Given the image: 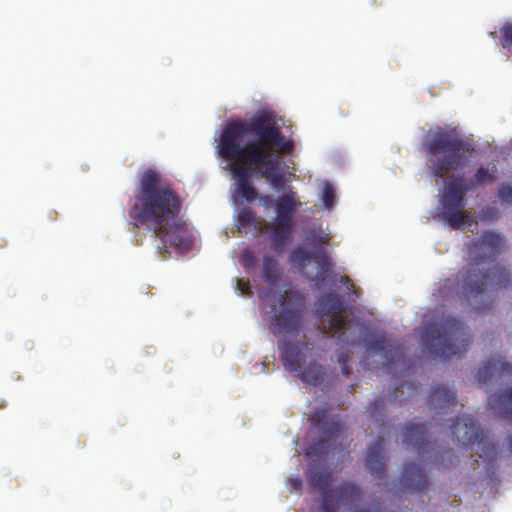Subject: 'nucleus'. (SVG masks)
Segmentation results:
<instances>
[{"label":"nucleus","mask_w":512,"mask_h":512,"mask_svg":"<svg viewBox=\"0 0 512 512\" xmlns=\"http://www.w3.org/2000/svg\"><path fill=\"white\" fill-rule=\"evenodd\" d=\"M400 482L402 487L409 492L422 491L428 486L427 475L423 467L414 462L405 464Z\"/></svg>","instance_id":"nucleus-18"},{"label":"nucleus","mask_w":512,"mask_h":512,"mask_svg":"<svg viewBox=\"0 0 512 512\" xmlns=\"http://www.w3.org/2000/svg\"><path fill=\"white\" fill-rule=\"evenodd\" d=\"M336 499L333 500L334 503L337 504H348L352 505L360 500L361 498V489L353 482H343L332 490Z\"/></svg>","instance_id":"nucleus-21"},{"label":"nucleus","mask_w":512,"mask_h":512,"mask_svg":"<svg viewBox=\"0 0 512 512\" xmlns=\"http://www.w3.org/2000/svg\"><path fill=\"white\" fill-rule=\"evenodd\" d=\"M312 426L319 428L325 440L337 438L342 432V425L338 415L327 418L326 409H318L310 416Z\"/></svg>","instance_id":"nucleus-17"},{"label":"nucleus","mask_w":512,"mask_h":512,"mask_svg":"<svg viewBox=\"0 0 512 512\" xmlns=\"http://www.w3.org/2000/svg\"><path fill=\"white\" fill-rule=\"evenodd\" d=\"M488 405L491 409L499 410L504 415L512 416V387L491 395Z\"/></svg>","instance_id":"nucleus-22"},{"label":"nucleus","mask_w":512,"mask_h":512,"mask_svg":"<svg viewBox=\"0 0 512 512\" xmlns=\"http://www.w3.org/2000/svg\"><path fill=\"white\" fill-rule=\"evenodd\" d=\"M452 435L463 445L481 442L482 431L477 419L471 415L457 417L450 426Z\"/></svg>","instance_id":"nucleus-16"},{"label":"nucleus","mask_w":512,"mask_h":512,"mask_svg":"<svg viewBox=\"0 0 512 512\" xmlns=\"http://www.w3.org/2000/svg\"><path fill=\"white\" fill-rule=\"evenodd\" d=\"M404 386H407L408 389H410L412 391L411 394H413L416 391V387L410 382H408L406 384H401V388H403Z\"/></svg>","instance_id":"nucleus-32"},{"label":"nucleus","mask_w":512,"mask_h":512,"mask_svg":"<svg viewBox=\"0 0 512 512\" xmlns=\"http://www.w3.org/2000/svg\"><path fill=\"white\" fill-rule=\"evenodd\" d=\"M6 407V402L4 400L0 401V409Z\"/></svg>","instance_id":"nucleus-36"},{"label":"nucleus","mask_w":512,"mask_h":512,"mask_svg":"<svg viewBox=\"0 0 512 512\" xmlns=\"http://www.w3.org/2000/svg\"><path fill=\"white\" fill-rule=\"evenodd\" d=\"M275 312L271 330L275 335L297 334L303 325L304 301L297 292H285Z\"/></svg>","instance_id":"nucleus-10"},{"label":"nucleus","mask_w":512,"mask_h":512,"mask_svg":"<svg viewBox=\"0 0 512 512\" xmlns=\"http://www.w3.org/2000/svg\"><path fill=\"white\" fill-rule=\"evenodd\" d=\"M403 442L409 446L415 448L417 454L424 458L425 454H429L428 458H434L433 462L437 463L439 460L441 463L447 458L450 464H454V454L451 450H445L438 454H432L434 451V444L427 438V430L424 424H416L409 422L404 428Z\"/></svg>","instance_id":"nucleus-12"},{"label":"nucleus","mask_w":512,"mask_h":512,"mask_svg":"<svg viewBox=\"0 0 512 512\" xmlns=\"http://www.w3.org/2000/svg\"><path fill=\"white\" fill-rule=\"evenodd\" d=\"M241 263L243 266L247 269L254 268L257 264V257L255 256L254 252L246 249L241 254Z\"/></svg>","instance_id":"nucleus-28"},{"label":"nucleus","mask_w":512,"mask_h":512,"mask_svg":"<svg viewBox=\"0 0 512 512\" xmlns=\"http://www.w3.org/2000/svg\"><path fill=\"white\" fill-rule=\"evenodd\" d=\"M180 210L181 200L172 184L155 169H146L135 189L129 216L136 227L145 226L160 239L158 249L165 253L168 244L182 251L191 247L186 225L179 219Z\"/></svg>","instance_id":"nucleus-2"},{"label":"nucleus","mask_w":512,"mask_h":512,"mask_svg":"<svg viewBox=\"0 0 512 512\" xmlns=\"http://www.w3.org/2000/svg\"><path fill=\"white\" fill-rule=\"evenodd\" d=\"M498 178V170L494 165L491 168L480 167L473 177L463 182L462 177L451 179L445 186L440 205V218L452 229H465L472 224V217L464 210L465 194L479 186L494 183Z\"/></svg>","instance_id":"nucleus-5"},{"label":"nucleus","mask_w":512,"mask_h":512,"mask_svg":"<svg viewBox=\"0 0 512 512\" xmlns=\"http://www.w3.org/2000/svg\"><path fill=\"white\" fill-rule=\"evenodd\" d=\"M331 474L324 469H310L307 481L312 490L318 491L322 497V512H337V504L332 498V489H330Z\"/></svg>","instance_id":"nucleus-15"},{"label":"nucleus","mask_w":512,"mask_h":512,"mask_svg":"<svg viewBox=\"0 0 512 512\" xmlns=\"http://www.w3.org/2000/svg\"><path fill=\"white\" fill-rule=\"evenodd\" d=\"M336 356H337V361L341 366L342 374L345 376H349L351 373V368L348 364V362L350 360L348 353L340 350L337 352Z\"/></svg>","instance_id":"nucleus-29"},{"label":"nucleus","mask_w":512,"mask_h":512,"mask_svg":"<svg viewBox=\"0 0 512 512\" xmlns=\"http://www.w3.org/2000/svg\"><path fill=\"white\" fill-rule=\"evenodd\" d=\"M429 403L436 414H447V409L456 406V392L443 384L432 386Z\"/></svg>","instance_id":"nucleus-19"},{"label":"nucleus","mask_w":512,"mask_h":512,"mask_svg":"<svg viewBox=\"0 0 512 512\" xmlns=\"http://www.w3.org/2000/svg\"><path fill=\"white\" fill-rule=\"evenodd\" d=\"M421 337L428 351L444 361L463 357L472 341L467 324L450 315L442 317L439 322L427 324Z\"/></svg>","instance_id":"nucleus-7"},{"label":"nucleus","mask_w":512,"mask_h":512,"mask_svg":"<svg viewBox=\"0 0 512 512\" xmlns=\"http://www.w3.org/2000/svg\"><path fill=\"white\" fill-rule=\"evenodd\" d=\"M322 200L326 208H331L335 203V192L331 184L326 183L322 192Z\"/></svg>","instance_id":"nucleus-27"},{"label":"nucleus","mask_w":512,"mask_h":512,"mask_svg":"<svg viewBox=\"0 0 512 512\" xmlns=\"http://www.w3.org/2000/svg\"><path fill=\"white\" fill-rule=\"evenodd\" d=\"M280 358L287 371H300L299 377L303 382L317 386L323 381L324 368L319 364L321 351L311 342L278 343Z\"/></svg>","instance_id":"nucleus-9"},{"label":"nucleus","mask_w":512,"mask_h":512,"mask_svg":"<svg viewBox=\"0 0 512 512\" xmlns=\"http://www.w3.org/2000/svg\"><path fill=\"white\" fill-rule=\"evenodd\" d=\"M506 246V237L495 230H486L466 243L469 262L459 276L460 280H464L468 295L475 291L479 293L481 286L487 284L489 274L485 272L486 264L504 252Z\"/></svg>","instance_id":"nucleus-6"},{"label":"nucleus","mask_w":512,"mask_h":512,"mask_svg":"<svg viewBox=\"0 0 512 512\" xmlns=\"http://www.w3.org/2000/svg\"><path fill=\"white\" fill-rule=\"evenodd\" d=\"M262 276L266 282L271 284H275L279 280L278 263L273 257L267 255L263 257Z\"/></svg>","instance_id":"nucleus-23"},{"label":"nucleus","mask_w":512,"mask_h":512,"mask_svg":"<svg viewBox=\"0 0 512 512\" xmlns=\"http://www.w3.org/2000/svg\"><path fill=\"white\" fill-rule=\"evenodd\" d=\"M293 149V141L282 133L274 114L269 111H258L251 118L227 122L217 145L218 154L233 161L230 172L235 180V196L248 203L258 196L252 182L253 169L276 190L284 189L279 155L289 154Z\"/></svg>","instance_id":"nucleus-1"},{"label":"nucleus","mask_w":512,"mask_h":512,"mask_svg":"<svg viewBox=\"0 0 512 512\" xmlns=\"http://www.w3.org/2000/svg\"><path fill=\"white\" fill-rule=\"evenodd\" d=\"M485 272L489 274V279L485 286H481L479 293L475 291L474 293L471 292V295H468V290L464 287V280H460L464 297L469 304L479 312H484L492 306V300L487 293L488 289L496 290L498 288H508L512 286V272L507 267L497 264L493 268H485Z\"/></svg>","instance_id":"nucleus-11"},{"label":"nucleus","mask_w":512,"mask_h":512,"mask_svg":"<svg viewBox=\"0 0 512 512\" xmlns=\"http://www.w3.org/2000/svg\"><path fill=\"white\" fill-rule=\"evenodd\" d=\"M398 389H399V387H396L393 390V392H392V394L390 396V401H395L397 399V397H398V394H397Z\"/></svg>","instance_id":"nucleus-33"},{"label":"nucleus","mask_w":512,"mask_h":512,"mask_svg":"<svg viewBox=\"0 0 512 512\" xmlns=\"http://www.w3.org/2000/svg\"><path fill=\"white\" fill-rule=\"evenodd\" d=\"M422 150L434 156L428 160L429 170L436 179L443 178L452 170L465 164V153H472L473 144L457 136L452 130L440 126L429 129L422 140Z\"/></svg>","instance_id":"nucleus-4"},{"label":"nucleus","mask_w":512,"mask_h":512,"mask_svg":"<svg viewBox=\"0 0 512 512\" xmlns=\"http://www.w3.org/2000/svg\"><path fill=\"white\" fill-rule=\"evenodd\" d=\"M385 409V400L384 397L380 396L376 398L368 407V412L371 418H375L378 421V416L382 415V412Z\"/></svg>","instance_id":"nucleus-26"},{"label":"nucleus","mask_w":512,"mask_h":512,"mask_svg":"<svg viewBox=\"0 0 512 512\" xmlns=\"http://www.w3.org/2000/svg\"><path fill=\"white\" fill-rule=\"evenodd\" d=\"M504 376H512V364L501 356L484 360L476 373V379L480 385H493Z\"/></svg>","instance_id":"nucleus-13"},{"label":"nucleus","mask_w":512,"mask_h":512,"mask_svg":"<svg viewBox=\"0 0 512 512\" xmlns=\"http://www.w3.org/2000/svg\"><path fill=\"white\" fill-rule=\"evenodd\" d=\"M290 260L300 269H304L310 260L315 262L318 271L310 281L314 282L318 289L326 285L327 278L341 283L346 288L345 295H338L333 292L321 295L317 300V311L320 314L326 334L344 344H354L355 338L352 328L355 322L353 320L346 321L342 313L346 309L344 298L355 302L360 296L359 288L347 275L333 273L334 264L324 248L315 249L313 252L298 248L291 253Z\"/></svg>","instance_id":"nucleus-3"},{"label":"nucleus","mask_w":512,"mask_h":512,"mask_svg":"<svg viewBox=\"0 0 512 512\" xmlns=\"http://www.w3.org/2000/svg\"><path fill=\"white\" fill-rule=\"evenodd\" d=\"M256 214L252 209L242 208L237 216V223L240 228H247L254 225Z\"/></svg>","instance_id":"nucleus-24"},{"label":"nucleus","mask_w":512,"mask_h":512,"mask_svg":"<svg viewBox=\"0 0 512 512\" xmlns=\"http://www.w3.org/2000/svg\"><path fill=\"white\" fill-rule=\"evenodd\" d=\"M237 289L241 291L242 294H245L249 291L250 286L248 282H244L241 279L237 281Z\"/></svg>","instance_id":"nucleus-30"},{"label":"nucleus","mask_w":512,"mask_h":512,"mask_svg":"<svg viewBox=\"0 0 512 512\" xmlns=\"http://www.w3.org/2000/svg\"><path fill=\"white\" fill-rule=\"evenodd\" d=\"M508 447L512 453V434L508 437Z\"/></svg>","instance_id":"nucleus-34"},{"label":"nucleus","mask_w":512,"mask_h":512,"mask_svg":"<svg viewBox=\"0 0 512 512\" xmlns=\"http://www.w3.org/2000/svg\"><path fill=\"white\" fill-rule=\"evenodd\" d=\"M366 349L369 356L379 355L382 359L381 366L387 370L397 366L403 357L401 349L387 340L384 335H379L367 341Z\"/></svg>","instance_id":"nucleus-14"},{"label":"nucleus","mask_w":512,"mask_h":512,"mask_svg":"<svg viewBox=\"0 0 512 512\" xmlns=\"http://www.w3.org/2000/svg\"><path fill=\"white\" fill-rule=\"evenodd\" d=\"M259 202L262 206L273 207L275 210V220L266 222L264 231L269 234L271 248L282 253L295 228L294 213L302 205L299 196L289 187L275 200L270 195H262L259 197Z\"/></svg>","instance_id":"nucleus-8"},{"label":"nucleus","mask_w":512,"mask_h":512,"mask_svg":"<svg viewBox=\"0 0 512 512\" xmlns=\"http://www.w3.org/2000/svg\"><path fill=\"white\" fill-rule=\"evenodd\" d=\"M365 467L372 476L378 479L385 477V448L382 439H378L368 448Z\"/></svg>","instance_id":"nucleus-20"},{"label":"nucleus","mask_w":512,"mask_h":512,"mask_svg":"<svg viewBox=\"0 0 512 512\" xmlns=\"http://www.w3.org/2000/svg\"><path fill=\"white\" fill-rule=\"evenodd\" d=\"M291 488L294 490H300L302 488V480L299 477L290 479Z\"/></svg>","instance_id":"nucleus-31"},{"label":"nucleus","mask_w":512,"mask_h":512,"mask_svg":"<svg viewBox=\"0 0 512 512\" xmlns=\"http://www.w3.org/2000/svg\"><path fill=\"white\" fill-rule=\"evenodd\" d=\"M497 195L502 205L512 206V184H502Z\"/></svg>","instance_id":"nucleus-25"},{"label":"nucleus","mask_w":512,"mask_h":512,"mask_svg":"<svg viewBox=\"0 0 512 512\" xmlns=\"http://www.w3.org/2000/svg\"><path fill=\"white\" fill-rule=\"evenodd\" d=\"M354 512H372L369 508H361L358 510H355Z\"/></svg>","instance_id":"nucleus-35"}]
</instances>
